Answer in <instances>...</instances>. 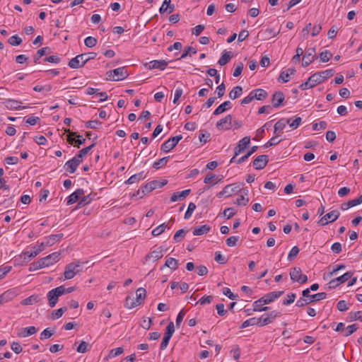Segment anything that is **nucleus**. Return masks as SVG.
Masks as SVG:
<instances>
[{
  "instance_id": "f257e3e1",
  "label": "nucleus",
  "mask_w": 362,
  "mask_h": 362,
  "mask_svg": "<svg viewBox=\"0 0 362 362\" xmlns=\"http://www.w3.org/2000/svg\"><path fill=\"white\" fill-rule=\"evenodd\" d=\"M96 56L97 54L95 52L88 53V57H87V54H78L71 59L68 65L71 69H78L83 66L89 60L95 59Z\"/></svg>"
},
{
  "instance_id": "f03ea898",
  "label": "nucleus",
  "mask_w": 362,
  "mask_h": 362,
  "mask_svg": "<svg viewBox=\"0 0 362 362\" xmlns=\"http://www.w3.org/2000/svg\"><path fill=\"white\" fill-rule=\"evenodd\" d=\"M107 80L119 81L125 79L129 76L126 67L122 66L107 72Z\"/></svg>"
},
{
  "instance_id": "7ed1b4c3",
  "label": "nucleus",
  "mask_w": 362,
  "mask_h": 362,
  "mask_svg": "<svg viewBox=\"0 0 362 362\" xmlns=\"http://www.w3.org/2000/svg\"><path fill=\"white\" fill-rule=\"evenodd\" d=\"M82 271V266L80 262H71L65 267L64 273V279H71L74 276Z\"/></svg>"
},
{
  "instance_id": "20e7f679",
  "label": "nucleus",
  "mask_w": 362,
  "mask_h": 362,
  "mask_svg": "<svg viewBox=\"0 0 362 362\" xmlns=\"http://www.w3.org/2000/svg\"><path fill=\"white\" fill-rule=\"evenodd\" d=\"M327 294L325 292H321L311 295L310 298H300L296 302V306L302 308L306 305H308L313 302L319 301L326 298Z\"/></svg>"
},
{
  "instance_id": "39448f33",
  "label": "nucleus",
  "mask_w": 362,
  "mask_h": 362,
  "mask_svg": "<svg viewBox=\"0 0 362 362\" xmlns=\"http://www.w3.org/2000/svg\"><path fill=\"white\" fill-rule=\"evenodd\" d=\"M354 273L352 272H347L344 273L343 275L332 279L328 284V288L329 289L335 288L340 284L346 282L347 280L351 278Z\"/></svg>"
},
{
  "instance_id": "423d86ee",
  "label": "nucleus",
  "mask_w": 362,
  "mask_h": 362,
  "mask_svg": "<svg viewBox=\"0 0 362 362\" xmlns=\"http://www.w3.org/2000/svg\"><path fill=\"white\" fill-rule=\"evenodd\" d=\"M301 272L302 271L300 267L292 268L290 272L291 279L300 284L306 283L308 281V276Z\"/></svg>"
},
{
  "instance_id": "0eeeda50",
  "label": "nucleus",
  "mask_w": 362,
  "mask_h": 362,
  "mask_svg": "<svg viewBox=\"0 0 362 362\" xmlns=\"http://www.w3.org/2000/svg\"><path fill=\"white\" fill-rule=\"evenodd\" d=\"M182 139V135H177L170 138L168 140L165 141L160 147L161 151L165 153L169 152L170 150L174 148L178 142Z\"/></svg>"
},
{
  "instance_id": "6e6552de",
  "label": "nucleus",
  "mask_w": 362,
  "mask_h": 362,
  "mask_svg": "<svg viewBox=\"0 0 362 362\" xmlns=\"http://www.w3.org/2000/svg\"><path fill=\"white\" fill-rule=\"evenodd\" d=\"M61 254L58 252H53L45 257L41 258L40 259V263H41L44 267H47L57 262L60 259Z\"/></svg>"
},
{
  "instance_id": "1a4fd4ad",
  "label": "nucleus",
  "mask_w": 362,
  "mask_h": 362,
  "mask_svg": "<svg viewBox=\"0 0 362 362\" xmlns=\"http://www.w3.org/2000/svg\"><path fill=\"white\" fill-rule=\"evenodd\" d=\"M339 216L340 213L337 210H333L322 216L318 221V224L320 226H325L329 223L335 221Z\"/></svg>"
},
{
  "instance_id": "9d476101",
  "label": "nucleus",
  "mask_w": 362,
  "mask_h": 362,
  "mask_svg": "<svg viewBox=\"0 0 362 362\" xmlns=\"http://www.w3.org/2000/svg\"><path fill=\"white\" fill-rule=\"evenodd\" d=\"M62 296V295L59 287H57L49 291L47 295L49 305L51 308L54 307L57 303L59 297Z\"/></svg>"
},
{
  "instance_id": "9b49d317",
  "label": "nucleus",
  "mask_w": 362,
  "mask_h": 362,
  "mask_svg": "<svg viewBox=\"0 0 362 362\" xmlns=\"http://www.w3.org/2000/svg\"><path fill=\"white\" fill-rule=\"evenodd\" d=\"M158 186V180H153V181L147 183L146 185L143 186L142 187H141V189H139L137 191L136 194L140 196L141 197H142L146 194H148V193L152 192L153 190L157 189Z\"/></svg>"
},
{
  "instance_id": "f8f14e48",
  "label": "nucleus",
  "mask_w": 362,
  "mask_h": 362,
  "mask_svg": "<svg viewBox=\"0 0 362 362\" xmlns=\"http://www.w3.org/2000/svg\"><path fill=\"white\" fill-rule=\"evenodd\" d=\"M316 57V52L315 48H309L305 51V54L303 57L302 66L304 67L310 65Z\"/></svg>"
},
{
  "instance_id": "ddd939ff",
  "label": "nucleus",
  "mask_w": 362,
  "mask_h": 362,
  "mask_svg": "<svg viewBox=\"0 0 362 362\" xmlns=\"http://www.w3.org/2000/svg\"><path fill=\"white\" fill-rule=\"evenodd\" d=\"M233 117L231 115H228L224 118L221 119L216 123V127L218 129L228 130L233 127L232 125Z\"/></svg>"
},
{
  "instance_id": "4468645a",
  "label": "nucleus",
  "mask_w": 362,
  "mask_h": 362,
  "mask_svg": "<svg viewBox=\"0 0 362 362\" xmlns=\"http://www.w3.org/2000/svg\"><path fill=\"white\" fill-rule=\"evenodd\" d=\"M250 136H245L241 140H240L234 149L235 156H238L239 154L242 153L250 144Z\"/></svg>"
},
{
  "instance_id": "2eb2a0df",
  "label": "nucleus",
  "mask_w": 362,
  "mask_h": 362,
  "mask_svg": "<svg viewBox=\"0 0 362 362\" xmlns=\"http://www.w3.org/2000/svg\"><path fill=\"white\" fill-rule=\"evenodd\" d=\"M284 293V291H273V292L267 293L266 295H264V296H262L261 298V299H262L261 302H263V303H265V305L269 304V303L274 302L276 299L279 298L281 296H282Z\"/></svg>"
},
{
  "instance_id": "dca6fc26",
  "label": "nucleus",
  "mask_w": 362,
  "mask_h": 362,
  "mask_svg": "<svg viewBox=\"0 0 362 362\" xmlns=\"http://www.w3.org/2000/svg\"><path fill=\"white\" fill-rule=\"evenodd\" d=\"M269 162V158L267 155H261L257 156L254 160H253V167L256 170H262L265 168L267 163Z\"/></svg>"
},
{
  "instance_id": "f3484780",
  "label": "nucleus",
  "mask_w": 362,
  "mask_h": 362,
  "mask_svg": "<svg viewBox=\"0 0 362 362\" xmlns=\"http://www.w3.org/2000/svg\"><path fill=\"white\" fill-rule=\"evenodd\" d=\"M146 66H148V69L150 70L154 69L164 70L168 66V62L165 60H153L146 64Z\"/></svg>"
},
{
  "instance_id": "a211bd4d",
  "label": "nucleus",
  "mask_w": 362,
  "mask_h": 362,
  "mask_svg": "<svg viewBox=\"0 0 362 362\" xmlns=\"http://www.w3.org/2000/svg\"><path fill=\"white\" fill-rule=\"evenodd\" d=\"M84 195V190L83 189H78L68 197L67 205L73 204L78 202L81 197Z\"/></svg>"
},
{
  "instance_id": "6ab92c4d",
  "label": "nucleus",
  "mask_w": 362,
  "mask_h": 362,
  "mask_svg": "<svg viewBox=\"0 0 362 362\" xmlns=\"http://www.w3.org/2000/svg\"><path fill=\"white\" fill-rule=\"evenodd\" d=\"M285 99V96L283 92L276 91L272 96V104L274 107H279Z\"/></svg>"
},
{
  "instance_id": "aec40b11",
  "label": "nucleus",
  "mask_w": 362,
  "mask_h": 362,
  "mask_svg": "<svg viewBox=\"0 0 362 362\" xmlns=\"http://www.w3.org/2000/svg\"><path fill=\"white\" fill-rule=\"evenodd\" d=\"M290 124V119L282 118L279 119L274 125V134L279 136L286 124Z\"/></svg>"
},
{
  "instance_id": "412c9836",
  "label": "nucleus",
  "mask_w": 362,
  "mask_h": 362,
  "mask_svg": "<svg viewBox=\"0 0 362 362\" xmlns=\"http://www.w3.org/2000/svg\"><path fill=\"white\" fill-rule=\"evenodd\" d=\"M191 192L189 189L183 190L182 192H177L173 194L170 197V201L173 202H177L178 200L184 199L187 196H188Z\"/></svg>"
},
{
  "instance_id": "4be33fe9",
  "label": "nucleus",
  "mask_w": 362,
  "mask_h": 362,
  "mask_svg": "<svg viewBox=\"0 0 362 362\" xmlns=\"http://www.w3.org/2000/svg\"><path fill=\"white\" fill-rule=\"evenodd\" d=\"M78 165L79 164H78L74 158H71L66 162L64 167L65 170L69 173H74L76 170Z\"/></svg>"
},
{
  "instance_id": "5701e85b",
  "label": "nucleus",
  "mask_w": 362,
  "mask_h": 362,
  "mask_svg": "<svg viewBox=\"0 0 362 362\" xmlns=\"http://www.w3.org/2000/svg\"><path fill=\"white\" fill-rule=\"evenodd\" d=\"M21 103L18 100L8 99L5 101L6 107L9 110H21L25 108L20 105Z\"/></svg>"
},
{
  "instance_id": "b1692460",
  "label": "nucleus",
  "mask_w": 362,
  "mask_h": 362,
  "mask_svg": "<svg viewBox=\"0 0 362 362\" xmlns=\"http://www.w3.org/2000/svg\"><path fill=\"white\" fill-rule=\"evenodd\" d=\"M232 107L231 103L228 100L221 104L214 112V115H218Z\"/></svg>"
},
{
  "instance_id": "393cba45",
  "label": "nucleus",
  "mask_w": 362,
  "mask_h": 362,
  "mask_svg": "<svg viewBox=\"0 0 362 362\" xmlns=\"http://www.w3.org/2000/svg\"><path fill=\"white\" fill-rule=\"evenodd\" d=\"M233 57V54L232 52L224 50L223 52L222 55H221V58L219 59L218 63L221 66H224L230 60V59Z\"/></svg>"
},
{
  "instance_id": "a878e982",
  "label": "nucleus",
  "mask_w": 362,
  "mask_h": 362,
  "mask_svg": "<svg viewBox=\"0 0 362 362\" xmlns=\"http://www.w3.org/2000/svg\"><path fill=\"white\" fill-rule=\"evenodd\" d=\"M171 0H164L162 6L159 8V12L163 13L166 11L168 13H172L175 10V6L170 4Z\"/></svg>"
},
{
  "instance_id": "bb28decb",
  "label": "nucleus",
  "mask_w": 362,
  "mask_h": 362,
  "mask_svg": "<svg viewBox=\"0 0 362 362\" xmlns=\"http://www.w3.org/2000/svg\"><path fill=\"white\" fill-rule=\"evenodd\" d=\"M296 71L294 68H289L281 73L279 80L281 79L284 83H286L289 81L290 76L293 75Z\"/></svg>"
},
{
  "instance_id": "cd10ccee",
  "label": "nucleus",
  "mask_w": 362,
  "mask_h": 362,
  "mask_svg": "<svg viewBox=\"0 0 362 362\" xmlns=\"http://www.w3.org/2000/svg\"><path fill=\"white\" fill-rule=\"evenodd\" d=\"M146 178V175H144V172H141L136 174L132 175L126 182V184L132 185L135 182H137L141 180Z\"/></svg>"
},
{
  "instance_id": "c85d7f7f",
  "label": "nucleus",
  "mask_w": 362,
  "mask_h": 362,
  "mask_svg": "<svg viewBox=\"0 0 362 362\" xmlns=\"http://www.w3.org/2000/svg\"><path fill=\"white\" fill-rule=\"evenodd\" d=\"M311 88L316 86L317 85L322 83V78L320 77V74L315 73L311 75L308 79Z\"/></svg>"
},
{
  "instance_id": "c756f323",
  "label": "nucleus",
  "mask_w": 362,
  "mask_h": 362,
  "mask_svg": "<svg viewBox=\"0 0 362 362\" xmlns=\"http://www.w3.org/2000/svg\"><path fill=\"white\" fill-rule=\"evenodd\" d=\"M163 256V250L160 247H159V248H157L156 250L152 251L149 254H148L146 256V259H153L154 261H156V260L160 259Z\"/></svg>"
},
{
  "instance_id": "7c9ffc66",
  "label": "nucleus",
  "mask_w": 362,
  "mask_h": 362,
  "mask_svg": "<svg viewBox=\"0 0 362 362\" xmlns=\"http://www.w3.org/2000/svg\"><path fill=\"white\" fill-rule=\"evenodd\" d=\"M37 332V329L35 327L30 326L23 328L21 332L18 334V336L21 337H27L35 334Z\"/></svg>"
},
{
  "instance_id": "2f4dec72",
  "label": "nucleus",
  "mask_w": 362,
  "mask_h": 362,
  "mask_svg": "<svg viewBox=\"0 0 362 362\" xmlns=\"http://www.w3.org/2000/svg\"><path fill=\"white\" fill-rule=\"evenodd\" d=\"M252 91H255V93H253L254 99L258 100H264L268 96L267 92L264 89L258 88L253 90Z\"/></svg>"
},
{
  "instance_id": "473e14b6",
  "label": "nucleus",
  "mask_w": 362,
  "mask_h": 362,
  "mask_svg": "<svg viewBox=\"0 0 362 362\" xmlns=\"http://www.w3.org/2000/svg\"><path fill=\"white\" fill-rule=\"evenodd\" d=\"M211 229V227L209 225H202L200 226L193 230L194 235H202L207 233Z\"/></svg>"
},
{
  "instance_id": "72a5a7b5",
  "label": "nucleus",
  "mask_w": 362,
  "mask_h": 362,
  "mask_svg": "<svg viewBox=\"0 0 362 362\" xmlns=\"http://www.w3.org/2000/svg\"><path fill=\"white\" fill-rule=\"evenodd\" d=\"M262 299L261 298L258 299L257 300H255L252 303L253 310L255 312H262V311H266L269 309L268 307H264L263 305H265V303H263V302H261Z\"/></svg>"
},
{
  "instance_id": "f704fd0d",
  "label": "nucleus",
  "mask_w": 362,
  "mask_h": 362,
  "mask_svg": "<svg viewBox=\"0 0 362 362\" xmlns=\"http://www.w3.org/2000/svg\"><path fill=\"white\" fill-rule=\"evenodd\" d=\"M243 93V88L240 86L234 87L229 93V98L231 100H235L240 97Z\"/></svg>"
},
{
  "instance_id": "c9c22d12",
  "label": "nucleus",
  "mask_w": 362,
  "mask_h": 362,
  "mask_svg": "<svg viewBox=\"0 0 362 362\" xmlns=\"http://www.w3.org/2000/svg\"><path fill=\"white\" fill-rule=\"evenodd\" d=\"M169 267L171 270H176L178 268V261L173 257H169L166 259L163 267Z\"/></svg>"
},
{
  "instance_id": "e433bc0d",
  "label": "nucleus",
  "mask_w": 362,
  "mask_h": 362,
  "mask_svg": "<svg viewBox=\"0 0 362 362\" xmlns=\"http://www.w3.org/2000/svg\"><path fill=\"white\" fill-rule=\"evenodd\" d=\"M40 298L39 296L33 295V296H30L25 298L24 300H23L22 304L24 305H33V304L40 301Z\"/></svg>"
},
{
  "instance_id": "4c0bfd02",
  "label": "nucleus",
  "mask_w": 362,
  "mask_h": 362,
  "mask_svg": "<svg viewBox=\"0 0 362 362\" xmlns=\"http://www.w3.org/2000/svg\"><path fill=\"white\" fill-rule=\"evenodd\" d=\"M136 300L139 303V305L141 304L142 301L144 300L146 296V289L144 288H139L136 290Z\"/></svg>"
},
{
  "instance_id": "58836bf2",
  "label": "nucleus",
  "mask_w": 362,
  "mask_h": 362,
  "mask_svg": "<svg viewBox=\"0 0 362 362\" xmlns=\"http://www.w3.org/2000/svg\"><path fill=\"white\" fill-rule=\"evenodd\" d=\"M137 305H139V303L134 299V297L127 296L125 299V303L124 306L127 308L132 309L133 308L136 307Z\"/></svg>"
},
{
  "instance_id": "ea45409f",
  "label": "nucleus",
  "mask_w": 362,
  "mask_h": 362,
  "mask_svg": "<svg viewBox=\"0 0 362 362\" xmlns=\"http://www.w3.org/2000/svg\"><path fill=\"white\" fill-rule=\"evenodd\" d=\"M64 131L69 133L66 138L68 143L75 147L76 132H71L69 129H66Z\"/></svg>"
},
{
  "instance_id": "a19ab883",
  "label": "nucleus",
  "mask_w": 362,
  "mask_h": 362,
  "mask_svg": "<svg viewBox=\"0 0 362 362\" xmlns=\"http://www.w3.org/2000/svg\"><path fill=\"white\" fill-rule=\"evenodd\" d=\"M168 160H169V156L163 157V158L159 159L158 161L155 162L153 164V168L158 170L160 168L164 167L165 165H166Z\"/></svg>"
},
{
  "instance_id": "79ce46f5",
  "label": "nucleus",
  "mask_w": 362,
  "mask_h": 362,
  "mask_svg": "<svg viewBox=\"0 0 362 362\" xmlns=\"http://www.w3.org/2000/svg\"><path fill=\"white\" fill-rule=\"evenodd\" d=\"M226 187H229V189H227V197H230L233 194L240 191V185L238 183H234L232 185H228Z\"/></svg>"
},
{
  "instance_id": "37998d69",
  "label": "nucleus",
  "mask_w": 362,
  "mask_h": 362,
  "mask_svg": "<svg viewBox=\"0 0 362 362\" xmlns=\"http://www.w3.org/2000/svg\"><path fill=\"white\" fill-rule=\"evenodd\" d=\"M187 233V230L185 229H180L177 230L173 236V240L176 243L180 242L184 238Z\"/></svg>"
},
{
  "instance_id": "c03bdc74",
  "label": "nucleus",
  "mask_w": 362,
  "mask_h": 362,
  "mask_svg": "<svg viewBox=\"0 0 362 362\" xmlns=\"http://www.w3.org/2000/svg\"><path fill=\"white\" fill-rule=\"evenodd\" d=\"M66 310H67V307H66V306L54 310L52 313V319L53 320L59 319V317H61L63 315V314Z\"/></svg>"
},
{
  "instance_id": "a18cd8bd",
  "label": "nucleus",
  "mask_w": 362,
  "mask_h": 362,
  "mask_svg": "<svg viewBox=\"0 0 362 362\" xmlns=\"http://www.w3.org/2000/svg\"><path fill=\"white\" fill-rule=\"evenodd\" d=\"M123 352H124V349L122 347H118L116 349H113L110 351L108 356L106 357V359L107 360L108 358H114L117 356H119L122 354H123Z\"/></svg>"
},
{
  "instance_id": "49530a36",
  "label": "nucleus",
  "mask_w": 362,
  "mask_h": 362,
  "mask_svg": "<svg viewBox=\"0 0 362 362\" xmlns=\"http://www.w3.org/2000/svg\"><path fill=\"white\" fill-rule=\"evenodd\" d=\"M197 53L196 49L192 47H185L184 52L182 54L181 57L179 58L180 59H185L187 56H191L192 54H195Z\"/></svg>"
},
{
  "instance_id": "de8ad7c7",
  "label": "nucleus",
  "mask_w": 362,
  "mask_h": 362,
  "mask_svg": "<svg viewBox=\"0 0 362 362\" xmlns=\"http://www.w3.org/2000/svg\"><path fill=\"white\" fill-rule=\"evenodd\" d=\"M256 320H257V325H258L259 327H263V326L270 324L269 320H268V317H267L266 313L262 315L259 318L256 317Z\"/></svg>"
},
{
  "instance_id": "09e8293b",
  "label": "nucleus",
  "mask_w": 362,
  "mask_h": 362,
  "mask_svg": "<svg viewBox=\"0 0 362 362\" xmlns=\"http://www.w3.org/2000/svg\"><path fill=\"white\" fill-rule=\"evenodd\" d=\"M320 74V77L322 78V82L325 81L326 79L330 78L334 75V71L333 69H327L323 71L317 72Z\"/></svg>"
},
{
  "instance_id": "8fccbe9b",
  "label": "nucleus",
  "mask_w": 362,
  "mask_h": 362,
  "mask_svg": "<svg viewBox=\"0 0 362 362\" xmlns=\"http://www.w3.org/2000/svg\"><path fill=\"white\" fill-rule=\"evenodd\" d=\"M37 256L36 252L33 251H25L22 253L21 257H23V260L25 262L30 261L33 258Z\"/></svg>"
},
{
  "instance_id": "3c124183",
  "label": "nucleus",
  "mask_w": 362,
  "mask_h": 362,
  "mask_svg": "<svg viewBox=\"0 0 362 362\" xmlns=\"http://www.w3.org/2000/svg\"><path fill=\"white\" fill-rule=\"evenodd\" d=\"M8 42L11 45L18 46L22 43L23 40L20 37L16 35L10 37L8 40Z\"/></svg>"
},
{
  "instance_id": "603ef678",
  "label": "nucleus",
  "mask_w": 362,
  "mask_h": 362,
  "mask_svg": "<svg viewBox=\"0 0 362 362\" xmlns=\"http://www.w3.org/2000/svg\"><path fill=\"white\" fill-rule=\"evenodd\" d=\"M54 330L50 329V328H46L40 334V339L45 340L50 338L54 334Z\"/></svg>"
},
{
  "instance_id": "864d4df0",
  "label": "nucleus",
  "mask_w": 362,
  "mask_h": 362,
  "mask_svg": "<svg viewBox=\"0 0 362 362\" xmlns=\"http://www.w3.org/2000/svg\"><path fill=\"white\" fill-rule=\"evenodd\" d=\"M168 227V225L165 224V223H163L161 225H160L159 226L156 227V228H154L152 231V235L153 236H158L159 235H160L161 233H163L165 228Z\"/></svg>"
},
{
  "instance_id": "5fc2aeb1",
  "label": "nucleus",
  "mask_w": 362,
  "mask_h": 362,
  "mask_svg": "<svg viewBox=\"0 0 362 362\" xmlns=\"http://www.w3.org/2000/svg\"><path fill=\"white\" fill-rule=\"evenodd\" d=\"M92 200H93V197H91V194H88L87 196H83V197L79 200L78 206V207L84 206L88 204L89 203H90Z\"/></svg>"
},
{
  "instance_id": "6e6d98bb",
  "label": "nucleus",
  "mask_w": 362,
  "mask_h": 362,
  "mask_svg": "<svg viewBox=\"0 0 362 362\" xmlns=\"http://www.w3.org/2000/svg\"><path fill=\"white\" fill-rule=\"evenodd\" d=\"M253 325H257V320H256V317H252V318H250L245 321H244L242 325H240V329H244V328H246L249 326H253Z\"/></svg>"
},
{
  "instance_id": "4d7b16f0",
  "label": "nucleus",
  "mask_w": 362,
  "mask_h": 362,
  "mask_svg": "<svg viewBox=\"0 0 362 362\" xmlns=\"http://www.w3.org/2000/svg\"><path fill=\"white\" fill-rule=\"evenodd\" d=\"M332 57V54L329 50H325L320 54V58L322 62H327Z\"/></svg>"
},
{
  "instance_id": "13d9d810",
  "label": "nucleus",
  "mask_w": 362,
  "mask_h": 362,
  "mask_svg": "<svg viewBox=\"0 0 362 362\" xmlns=\"http://www.w3.org/2000/svg\"><path fill=\"white\" fill-rule=\"evenodd\" d=\"M174 332H175L174 323L173 322H170L166 327V331H165L164 336L170 339L172 337L173 334H174Z\"/></svg>"
},
{
  "instance_id": "bf43d9fd",
  "label": "nucleus",
  "mask_w": 362,
  "mask_h": 362,
  "mask_svg": "<svg viewBox=\"0 0 362 362\" xmlns=\"http://www.w3.org/2000/svg\"><path fill=\"white\" fill-rule=\"evenodd\" d=\"M97 39L95 37H87L85 40H84V43H85V45L88 47H93L96 45L97 44Z\"/></svg>"
},
{
  "instance_id": "052dcab7",
  "label": "nucleus",
  "mask_w": 362,
  "mask_h": 362,
  "mask_svg": "<svg viewBox=\"0 0 362 362\" xmlns=\"http://www.w3.org/2000/svg\"><path fill=\"white\" fill-rule=\"evenodd\" d=\"M358 329V325L357 324L351 325L346 328V332L344 334V336L348 337V336L352 334Z\"/></svg>"
},
{
  "instance_id": "680f3d73",
  "label": "nucleus",
  "mask_w": 362,
  "mask_h": 362,
  "mask_svg": "<svg viewBox=\"0 0 362 362\" xmlns=\"http://www.w3.org/2000/svg\"><path fill=\"white\" fill-rule=\"evenodd\" d=\"M102 124V122L98 120H90L86 123V127L88 129H97Z\"/></svg>"
},
{
  "instance_id": "e2e57ef3",
  "label": "nucleus",
  "mask_w": 362,
  "mask_h": 362,
  "mask_svg": "<svg viewBox=\"0 0 362 362\" xmlns=\"http://www.w3.org/2000/svg\"><path fill=\"white\" fill-rule=\"evenodd\" d=\"M196 209V205L193 202H190L188 205V208H187V211L185 212V219H188L191 217L193 211L195 210Z\"/></svg>"
},
{
  "instance_id": "0e129e2a",
  "label": "nucleus",
  "mask_w": 362,
  "mask_h": 362,
  "mask_svg": "<svg viewBox=\"0 0 362 362\" xmlns=\"http://www.w3.org/2000/svg\"><path fill=\"white\" fill-rule=\"evenodd\" d=\"M299 251L300 250L297 246L293 247L288 255V259L292 261L298 255Z\"/></svg>"
},
{
  "instance_id": "69168bd1",
  "label": "nucleus",
  "mask_w": 362,
  "mask_h": 362,
  "mask_svg": "<svg viewBox=\"0 0 362 362\" xmlns=\"http://www.w3.org/2000/svg\"><path fill=\"white\" fill-rule=\"evenodd\" d=\"M88 346H89V344L84 341H82L80 344L78 345L76 351L78 352V353H81V354H84L86 353V351H88Z\"/></svg>"
},
{
  "instance_id": "338daca9",
  "label": "nucleus",
  "mask_w": 362,
  "mask_h": 362,
  "mask_svg": "<svg viewBox=\"0 0 362 362\" xmlns=\"http://www.w3.org/2000/svg\"><path fill=\"white\" fill-rule=\"evenodd\" d=\"M269 322L272 323L276 317L281 316V313L276 310H273L269 313H266Z\"/></svg>"
},
{
  "instance_id": "774afa93",
  "label": "nucleus",
  "mask_w": 362,
  "mask_h": 362,
  "mask_svg": "<svg viewBox=\"0 0 362 362\" xmlns=\"http://www.w3.org/2000/svg\"><path fill=\"white\" fill-rule=\"evenodd\" d=\"M349 318L351 321L359 320L362 322V315L361 311L351 312L349 313Z\"/></svg>"
}]
</instances>
